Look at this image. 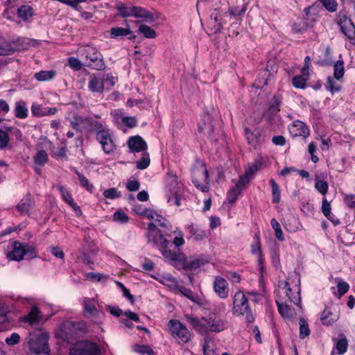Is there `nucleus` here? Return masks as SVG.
I'll use <instances>...</instances> for the list:
<instances>
[{"label":"nucleus","mask_w":355,"mask_h":355,"mask_svg":"<svg viewBox=\"0 0 355 355\" xmlns=\"http://www.w3.org/2000/svg\"><path fill=\"white\" fill-rule=\"evenodd\" d=\"M171 232V224L168 220L161 215L156 214L155 223L152 222L148 225L146 236L147 237L148 242L153 243L162 253V249L164 245L162 243H164V241L166 242V249H171L172 244L166 238V236H170Z\"/></svg>","instance_id":"obj_1"},{"label":"nucleus","mask_w":355,"mask_h":355,"mask_svg":"<svg viewBox=\"0 0 355 355\" xmlns=\"http://www.w3.org/2000/svg\"><path fill=\"white\" fill-rule=\"evenodd\" d=\"M163 243L162 256L178 270H194L208 262V259L203 257L188 259L178 248L167 250L166 242Z\"/></svg>","instance_id":"obj_2"},{"label":"nucleus","mask_w":355,"mask_h":355,"mask_svg":"<svg viewBox=\"0 0 355 355\" xmlns=\"http://www.w3.org/2000/svg\"><path fill=\"white\" fill-rule=\"evenodd\" d=\"M248 295L257 296L254 293L248 292L245 294L242 291H238L233 297L232 313L236 316L245 315L248 323H252L254 321V315L249 305Z\"/></svg>","instance_id":"obj_3"},{"label":"nucleus","mask_w":355,"mask_h":355,"mask_svg":"<svg viewBox=\"0 0 355 355\" xmlns=\"http://www.w3.org/2000/svg\"><path fill=\"white\" fill-rule=\"evenodd\" d=\"M49 335L46 332L39 331L30 334L24 341L31 353L34 354H44L50 352L49 345Z\"/></svg>","instance_id":"obj_4"},{"label":"nucleus","mask_w":355,"mask_h":355,"mask_svg":"<svg viewBox=\"0 0 355 355\" xmlns=\"http://www.w3.org/2000/svg\"><path fill=\"white\" fill-rule=\"evenodd\" d=\"M37 256L35 248L28 244H22L19 241L12 243V250L7 254L10 260L20 261L24 257L27 259H33Z\"/></svg>","instance_id":"obj_5"},{"label":"nucleus","mask_w":355,"mask_h":355,"mask_svg":"<svg viewBox=\"0 0 355 355\" xmlns=\"http://www.w3.org/2000/svg\"><path fill=\"white\" fill-rule=\"evenodd\" d=\"M69 355H101V350L96 343L81 340L71 346Z\"/></svg>","instance_id":"obj_6"},{"label":"nucleus","mask_w":355,"mask_h":355,"mask_svg":"<svg viewBox=\"0 0 355 355\" xmlns=\"http://www.w3.org/2000/svg\"><path fill=\"white\" fill-rule=\"evenodd\" d=\"M83 51L89 62L87 66L96 70H103L105 68V64L103 61L102 54L96 49V48L86 46L83 49Z\"/></svg>","instance_id":"obj_7"},{"label":"nucleus","mask_w":355,"mask_h":355,"mask_svg":"<svg viewBox=\"0 0 355 355\" xmlns=\"http://www.w3.org/2000/svg\"><path fill=\"white\" fill-rule=\"evenodd\" d=\"M337 24L350 43L355 45V25L352 19L347 17L344 12L340 11L337 16Z\"/></svg>","instance_id":"obj_8"},{"label":"nucleus","mask_w":355,"mask_h":355,"mask_svg":"<svg viewBox=\"0 0 355 355\" xmlns=\"http://www.w3.org/2000/svg\"><path fill=\"white\" fill-rule=\"evenodd\" d=\"M192 181L195 187L202 191L208 190L209 173L204 164L193 169Z\"/></svg>","instance_id":"obj_9"},{"label":"nucleus","mask_w":355,"mask_h":355,"mask_svg":"<svg viewBox=\"0 0 355 355\" xmlns=\"http://www.w3.org/2000/svg\"><path fill=\"white\" fill-rule=\"evenodd\" d=\"M168 327L172 336L179 338L183 343H187L191 340V334L188 329L179 320H169Z\"/></svg>","instance_id":"obj_10"},{"label":"nucleus","mask_w":355,"mask_h":355,"mask_svg":"<svg viewBox=\"0 0 355 355\" xmlns=\"http://www.w3.org/2000/svg\"><path fill=\"white\" fill-rule=\"evenodd\" d=\"M207 329L211 332L219 333L227 328L228 322L216 313H210L207 318H202Z\"/></svg>","instance_id":"obj_11"},{"label":"nucleus","mask_w":355,"mask_h":355,"mask_svg":"<svg viewBox=\"0 0 355 355\" xmlns=\"http://www.w3.org/2000/svg\"><path fill=\"white\" fill-rule=\"evenodd\" d=\"M96 139L101 145L105 153L110 154L115 150L116 145L112 138L110 130H102L99 132H96Z\"/></svg>","instance_id":"obj_12"},{"label":"nucleus","mask_w":355,"mask_h":355,"mask_svg":"<svg viewBox=\"0 0 355 355\" xmlns=\"http://www.w3.org/2000/svg\"><path fill=\"white\" fill-rule=\"evenodd\" d=\"M214 124L211 115L208 112H205L198 123V132L203 136L211 137L214 132Z\"/></svg>","instance_id":"obj_13"},{"label":"nucleus","mask_w":355,"mask_h":355,"mask_svg":"<svg viewBox=\"0 0 355 355\" xmlns=\"http://www.w3.org/2000/svg\"><path fill=\"white\" fill-rule=\"evenodd\" d=\"M63 329L66 333V335L63 336L64 340L69 339L67 334L85 333L87 331L85 323L80 321H66L63 324Z\"/></svg>","instance_id":"obj_14"},{"label":"nucleus","mask_w":355,"mask_h":355,"mask_svg":"<svg viewBox=\"0 0 355 355\" xmlns=\"http://www.w3.org/2000/svg\"><path fill=\"white\" fill-rule=\"evenodd\" d=\"M214 290L219 297L222 299L226 298L229 293L227 282L221 277H216L214 282Z\"/></svg>","instance_id":"obj_15"},{"label":"nucleus","mask_w":355,"mask_h":355,"mask_svg":"<svg viewBox=\"0 0 355 355\" xmlns=\"http://www.w3.org/2000/svg\"><path fill=\"white\" fill-rule=\"evenodd\" d=\"M333 341L335 343L331 355H343L348 348V341L344 334H341L338 338H334Z\"/></svg>","instance_id":"obj_16"},{"label":"nucleus","mask_w":355,"mask_h":355,"mask_svg":"<svg viewBox=\"0 0 355 355\" xmlns=\"http://www.w3.org/2000/svg\"><path fill=\"white\" fill-rule=\"evenodd\" d=\"M289 131L293 137H303L304 138L309 135L308 126L301 121H295L289 128Z\"/></svg>","instance_id":"obj_17"},{"label":"nucleus","mask_w":355,"mask_h":355,"mask_svg":"<svg viewBox=\"0 0 355 355\" xmlns=\"http://www.w3.org/2000/svg\"><path fill=\"white\" fill-rule=\"evenodd\" d=\"M128 146L131 152H141L147 149V144L139 135L133 136L129 138Z\"/></svg>","instance_id":"obj_18"},{"label":"nucleus","mask_w":355,"mask_h":355,"mask_svg":"<svg viewBox=\"0 0 355 355\" xmlns=\"http://www.w3.org/2000/svg\"><path fill=\"white\" fill-rule=\"evenodd\" d=\"M245 180H239L228 192L227 195V200L231 205L234 204L238 199L239 196L241 193L243 189L247 186Z\"/></svg>","instance_id":"obj_19"},{"label":"nucleus","mask_w":355,"mask_h":355,"mask_svg":"<svg viewBox=\"0 0 355 355\" xmlns=\"http://www.w3.org/2000/svg\"><path fill=\"white\" fill-rule=\"evenodd\" d=\"M281 103V96L277 95L274 96L272 98V103L270 105L268 109L263 114V116L268 121H271L273 119V117L279 112V106Z\"/></svg>","instance_id":"obj_20"},{"label":"nucleus","mask_w":355,"mask_h":355,"mask_svg":"<svg viewBox=\"0 0 355 355\" xmlns=\"http://www.w3.org/2000/svg\"><path fill=\"white\" fill-rule=\"evenodd\" d=\"M279 287H281L286 290V295L288 297V298L291 302L294 303L296 305H298L300 303L301 297L300 288H298L296 294H293L288 282L286 281L279 282Z\"/></svg>","instance_id":"obj_21"},{"label":"nucleus","mask_w":355,"mask_h":355,"mask_svg":"<svg viewBox=\"0 0 355 355\" xmlns=\"http://www.w3.org/2000/svg\"><path fill=\"white\" fill-rule=\"evenodd\" d=\"M88 88L92 92L103 93L104 90L103 78L92 74L89 77Z\"/></svg>","instance_id":"obj_22"},{"label":"nucleus","mask_w":355,"mask_h":355,"mask_svg":"<svg viewBox=\"0 0 355 355\" xmlns=\"http://www.w3.org/2000/svg\"><path fill=\"white\" fill-rule=\"evenodd\" d=\"M132 17L141 18L144 21L149 23H152L155 21L153 15L151 12L148 11L146 9L139 6H134Z\"/></svg>","instance_id":"obj_23"},{"label":"nucleus","mask_w":355,"mask_h":355,"mask_svg":"<svg viewBox=\"0 0 355 355\" xmlns=\"http://www.w3.org/2000/svg\"><path fill=\"white\" fill-rule=\"evenodd\" d=\"M43 315L37 306H33L28 314L24 317V321L30 324H37L42 320Z\"/></svg>","instance_id":"obj_24"},{"label":"nucleus","mask_w":355,"mask_h":355,"mask_svg":"<svg viewBox=\"0 0 355 355\" xmlns=\"http://www.w3.org/2000/svg\"><path fill=\"white\" fill-rule=\"evenodd\" d=\"M247 10V5L242 4L240 7L239 6L230 7L227 12L225 13V17H229L230 19H234L236 20L240 19L245 11Z\"/></svg>","instance_id":"obj_25"},{"label":"nucleus","mask_w":355,"mask_h":355,"mask_svg":"<svg viewBox=\"0 0 355 355\" xmlns=\"http://www.w3.org/2000/svg\"><path fill=\"white\" fill-rule=\"evenodd\" d=\"M339 318L338 314H334L330 309H325L320 316V320L323 325L329 326L336 322Z\"/></svg>","instance_id":"obj_26"},{"label":"nucleus","mask_w":355,"mask_h":355,"mask_svg":"<svg viewBox=\"0 0 355 355\" xmlns=\"http://www.w3.org/2000/svg\"><path fill=\"white\" fill-rule=\"evenodd\" d=\"M262 166V162L261 160H256L254 164L249 166L245 171V174L240 177L239 180H245V184L248 185L249 184V177L255 174Z\"/></svg>","instance_id":"obj_27"},{"label":"nucleus","mask_w":355,"mask_h":355,"mask_svg":"<svg viewBox=\"0 0 355 355\" xmlns=\"http://www.w3.org/2000/svg\"><path fill=\"white\" fill-rule=\"evenodd\" d=\"M187 322L193 327V328L200 334H205L207 331V324L202 323L198 318H193L186 315Z\"/></svg>","instance_id":"obj_28"},{"label":"nucleus","mask_w":355,"mask_h":355,"mask_svg":"<svg viewBox=\"0 0 355 355\" xmlns=\"http://www.w3.org/2000/svg\"><path fill=\"white\" fill-rule=\"evenodd\" d=\"M14 112L17 118L20 119H26L28 113L26 103L23 101L16 102Z\"/></svg>","instance_id":"obj_29"},{"label":"nucleus","mask_w":355,"mask_h":355,"mask_svg":"<svg viewBox=\"0 0 355 355\" xmlns=\"http://www.w3.org/2000/svg\"><path fill=\"white\" fill-rule=\"evenodd\" d=\"M170 195L168 197V202H173L177 206H180L182 189L180 187H174L170 189Z\"/></svg>","instance_id":"obj_30"},{"label":"nucleus","mask_w":355,"mask_h":355,"mask_svg":"<svg viewBox=\"0 0 355 355\" xmlns=\"http://www.w3.org/2000/svg\"><path fill=\"white\" fill-rule=\"evenodd\" d=\"M110 37L117 39L132 34L130 28L113 27L110 30Z\"/></svg>","instance_id":"obj_31"},{"label":"nucleus","mask_w":355,"mask_h":355,"mask_svg":"<svg viewBox=\"0 0 355 355\" xmlns=\"http://www.w3.org/2000/svg\"><path fill=\"white\" fill-rule=\"evenodd\" d=\"M245 133L246 138L248 141V143L254 147L258 144H259L262 141V138H261V134L259 132L255 134V133L252 132L249 128H246L245 129Z\"/></svg>","instance_id":"obj_32"},{"label":"nucleus","mask_w":355,"mask_h":355,"mask_svg":"<svg viewBox=\"0 0 355 355\" xmlns=\"http://www.w3.org/2000/svg\"><path fill=\"white\" fill-rule=\"evenodd\" d=\"M56 76V71L54 70L50 71H40L35 73L34 75L35 78L38 81H48L53 79Z\"/></svg>","instance_id":"obj_33"},{"label":"nucleus","mask_w":355,"mask_h":355,"mask_svg":"<svg viewBox=\"0 0 355 355\" xmlns=\"http://www.w3.org/2000/svg\"><path fill=\"white\" fill-rule=\"evenodd\" d=\"M84 308L86 316H94L98 313V311L95 306L94 299H86L84 303Z\"/></svg>","instance_id":"obj_34"},{"label":"nucleus","mask_w":355,"mask_h":355,"mask_svg":"<svg viewBox=\"0 0 355 355\" xmlns=\"http://www.w3.org/2000/svg\"><path fill=\"white\" fill-rule=\"evenodd\" d=\"M116 8L119 11V15L125 18L132 17L134 6H127L121 2H119L116 4Z\"/></svg>","instance_id":"obj_35"},{"label":"nucleus","mask_w":355,"mask_h":355,"mask_svg":"<svg viewBox=\"0 0 355 355\" xmlns=\"http://www.w3.org/2000/svg\"><path fill=\"white\" fill-rule=\"evenodd\" d=\"M307 27L308 24L305 19L297 18L293 23L292 31L295 33H303L305 31H306Z\"/></svg>","instance_id":"obj_36"},{"label":"nucleus","mask_w":355,"mask_h":355,"mask_svg":"<svg viewBox=\"0 0 355 355\" xmlns=\"http://www.w3.org/2000/svg\"><path fill=\"white\" fill-rule=\"evenodd\" d=\"M344 74V61L343 60H339L334 64V78L336 80H339L343 77Z\"/></svg>","instance_id":"obj_37"},{"label":"nucleus","mask_w":355,"mask_h":355,"mask_svg":"<svg viewBox=\"0 0 355 355\" xmlns=\"http://www.w3.org/2000/svg\"><path fill=\"white\" fill-rule=\"evenodd\" d=\"M17 14L19 17L26 21L33 15V8L28 5L21 6L18 8Z\"/></svg>","instance_id":"obj_38"},{"label":"nucleus","mask_w":355,"mask_h":355,"mask_svg":"<svg viewBox=\"0 0 355 355\" xmlns=\"http://www.w3.org/2000/svg\"><path fill=\"white\" fill-rule=\"evenodd\" d=\"M325 87L326 89L331 94L338 92L341 89L340 84L338 83L337 80L331 76H328Z\"/></svg>","instance_id":"obj_39"},{"label":"nucleus","mask_w":355,"mask_h":355,"mask_svg":"<svg viewBox=\"0 0 355 355\" xmlns=\"http://www.w3.org/2000/svg\"><path fill=\"white\" fill-rule=\"evenodd\" d=\"M299 325H300L299 337L301 339H304L306 337L309 336L311 334V331L309 327L308 322L304 318H300L299 320Z\"/></svg>","instance_id":"obj_40"},{"label":"nucleus","mask_w":355,"mask_h":355,"mask_svg":"<svg viewBox=\"0 0 355 355\" xmlns=\"http://www.w3.org/2000/svg\"><path fill=\"white\" fill-rule=\"evenodd\" d=\"M33 205V201L30 198H25L17 205V209L21 214H27Z\"/></svg>","instance_id":"obj_41"},{"label":"nucleus","mask_w":355,"mask_h":355,"mask_svg":"<svg viewBox=\"0 0 355 355\" xmlns=\"http://www.w3.org/2000/svg\"><path fill=\"white\" fill-rule=\"evenodd\" d=\"M270 184L272 187V202L278 203L279 202L281 198V191L279 187L274 179H271L270 180Z\"/></svg>","instance_id":"obj_42"},{"label":"nucleus","mask_w":355,"mask_h":355,"mask_svg":"<svg viewBox=\"0 0 355 355\" xmlns=\"http://www.w3.org/2000/svg\"><path fill=\"white\" fill-rule=\"evenodd\" d=\"M88 119H84L81 116H75L73 121H71L70 125L73 130H75L78 132H82L83 128H81V125L84 124L85 122L87 123Z\"/></svg>","instance_id":"obj_43"},{"label":"nucleus","mask_w":355,"mask_h":355,"mask_svg":"<svg viewBox=\"0 0 355 355\" xmlns=\"http://www.w3.org/2000/svg\"><path fill=\"white\" fill-rule=\"evenodd\" d=\"M276 302L279 314L284 318H290L292 315V309H291V307L286 304L279 303L278 301H277Z\"/></svg>","instance_id":"obj_44"},{"label":"nucleus","mask_w":355,"mask_h":355,"mask_svg":"<svg viewBox=\"0 0 355 355\" xmlns=\"http://www.w3.org/2000/svg\"><path fill=\"white\" fill-rule=\"evenodd\" d=\"M270 224L273 230H275V235L276 238L281 241H284V236L280 224L277 221L276 219L272 218L270 221Z\"/></svg>","instance_id":"obj_45"},{"label":"nucleus","mask_w":355,"mask_h":355,"mask_svg":"<svg viewBox=\"0 0 355 355\" xmlns=\"http://www.w3.org/2000/svg\"><path fill=\"white\" fill-rule=\"evenodd\" d=\"M139 31L142 33L146 38H155L156 37L155 31L145 24L139 26Z\"/></svg>","instance_id":"obj_46"},{"label":"nucleus","mask_w":355,"mask_h":355,"mask_svg":"<svg viewBox=\"0 0 355 355\" xmlns=\"http://www.w3.org/2000/svg\"><path fill=\"white\" fill-rule=\"evenodd\" d=\"M34 161L35 164L44 166L48 161V155L46 151L43 150L38 151L34 157Z\"/></svg>","instance_id":"obj_47"},{"label":"nucleus","mask_w":355,"mask_h":355,"mask_svg":"<svg viewBox=\"0 0 355 355\" xmlns=\"http://www.w3.org/2000/svg\"><path fill=\"white\" fill-rule=\"evenodd\" d=\"M5 130L8 132V135H10L15 138V139L18 141H21L22 133L19 129L16 127H5Z\"/></svg>","instance_id":"obj_48"},{"label":"nucleus","mask_w":355,"mask_h":355,"mask_svg":"<svg viewBox=\"0 0 355 355\" xmlns=\"http://www.w3.org/2000/svg\"><path fill=\"white\" fill-rule=\"evenodd\" d=\"M307 78L302 76H295L293 78L292 83L295 88L304 89L306 87Z\"/></svg>","instance_id":"obj_49"},{"label":"nucleus","mask_w":355,"mask_h":355,"mask_svg":"<svg viewBox=\"0 0 355 355\" xmlns=\"http://www.w3.org/2000/svg\"><path fill=\"white\" fill-rule=\"evenodd\" d=\"M321 4L329 12L336 11L338 3L335 0H318Z\"/></svg>","instance_id":"obj_50"},{"label":"nucleus","mask_w":355,"mask_h":355,"mask_svg":"<svg viewBox=\"0 0 355 355\" xmlns=\"http://www.w3.org/2000/svg\"><path fill=\"white\" fill-rule=\"evenodd\" d=\"M75 173L77 175L80 184L83 187H85L88 191H91L93 188V185L91 184L88 179L82 173H79L77 170H75Z\"/></svg>","instance_id":"obj_51"},{"label":"nucleus","mask_w":355,"mask_h":355,"mask_svg":"<svg viewBox=\"0 0 355 355\" xmlns=\"http://www.w3.org/2000/svg\"><path fill=\"white\" fill-rule=\"evenodd\" d=\"M103 196L107 199H116L121 197V192L115 188H110L103 191Z\"/></svg>","instance_id":"obj_52"},{"label":"nucleus","mask_w":355,"mask_h":355,"mask_svg":"<svg viewBox=\"0 0 355 355\" xmlns=\"http://www.w3.org/2000/svg\"><path fill=\"white\" fill-rule=\"evenodd\" d=\"M149 155L148 153H144L143 155V157L138 162H137V168L143 170L149 166Z\"/></svg>","instance_id":"obj_53"},{"label":"nucleus","mask_w":355,"mask_h":355,"mask_svg":"<svg viewBox=\"0 0 355 355\" xmlns=\"http://www.w3.org/2000/svg\"><path fill=\"white\" fill-rule=\"evenodd\" d=\"M134 350L141 354H147L148 355H153L154 352L153 350L147 345H135L134 346Z\"/></svg>","instance_id":"obj_54"},{"label":"nucleus","mask_w":355,"mask_h":355,"mask_svg":"<svg viewBox=\"0 0 355 355\" xmlns=\"http://www.w3.org/2000/svg\"><path fill=\"white\" fill-rule=\"evenodd\" d=\"M331 205L327 200L326 198H323L322 204V211L323 214L329 219L331 220Z\"/></svg>","instance_id":"obj_55"},{"label":"nucleus","mask_w":355,"mask_h":355,"mask_svg":"<svg viewBox=\"0 0 355 355\" xmlns=\"http://www.w3.org/2000/svg\"><path fill=\"white\" fill-rule=\"evenodd\" d=\"M315 187L320 193L325 195L328 192L329 185L326 181L317 180Z\"/></svg>","instance_id":"obj_56"},{"label":"nucleus","mask_w":355,"mask_h":355,"mask_svg":"<svg viewBox=\"0 0 355 355\" xmlns=\"http://www.w3.org/2000/svg\"><path fill=\"white\" fill-rule=\"evenodd\" d=\"M87 124L91 126L92 130L95 131L96 132H99L102 130H108L107 128H104L103 127V124L96 120L88 119Z\"/></svg>","instance_id":"obj_57"},{"label":"nucleus","mask_w":355,"mask_h":355,"mask_svg":"<svg viewBox=\"0 0 355 355\" xmlns=\"http://www.w3.org/2000/svg\"><path fill=\"white\" fill-rule=\"evenodd\" d=\"M9 136L5 130H0V149L7 147L9 143Z\"/></svg>","instance_id":"obj_58"},{"label":"nucleus","mask_w":355,"mask_h":355,"mask_svg":"<svg viewBox=\"0 0 355 355\" xmlns=\"http://www.w3.org/2000/svg\"><path fill=\"white\" fill-rule=\"evenodd\" d=\"M20 341V336L17 333H12L10 336L7 337L5 340L8 345L12 346L18 344Z\"/></svg>","instance_id":"obj_59"},{"label":"nucleus","mask_w":355,"mask_h":355,"mask_svg":"<svg viewBox=\"0 0 355 355\" xmlns=\"http://www.w3.org/2000/svg\"><path fill=\"white\" fill-rule=\"evenodd\" d=\"M114 220L117 222L127 223L128 221V216L126 214L121 211H117L114 214Z\"/></svg>","instance_id":"obj_60"},{"label":"nucleus","mask_w":355,"mask_h":355,"mask_svg":"<svg viewBox=\"0 0 355 355\" xmlns=\"http://www.w3.org/2000/svg\"><path fill=\"white\" fill-rule=\"evenodd\" d=\"M59 190L62 194L63 200L68 204L73 202V198L69 191L63 187L59 186Z\"/></svg>","instance_id":"obj_61"},{"label":"nucleus","mask_w":355,"mask_h":355,"mask_svg":"<svg viewBox=\"0 0 355 355\" xmlns=\"http://www.w3.org/2000/svg\"><path fill=\"white\" fill-rule=\"evenodd\" d=\"M69 67L73 70L78 71L81 69L82 64L80 61L76 58L71 57L68 60Z\"/></svg>","instance_id":"obj_62"},{"label":"nucleus","mask_w":355,"mask_h":355,"mask_svg":"<svg viewBox=\"0 0 355 355\" xmlns=\"http://www.w3.org/2000/svg\"><path fill=\"white\" fill-rule=\"evenodd\" d=\"M86 277L87 278L96 280L97 282H100L103 279H107L108 278V276L106 275H104L102 273H94V272H88L86 275Z\"/></svg>","instance_id":"obj_63"},{"label":"nucleus","mask_w":355,"mask_h":355,"mask_svg":"<svg viewBox=\"0 0 355 355\" xmlns=\"http://www.w3.org/2000/svg\"><path fill=\"white\" fill-rule=\"evenodd\" d=\"M140 183L137 180H128L126 184V189L129 191H136L139 190Z\"/></svg>","instance_id":"obj_64"}]
</instances>
